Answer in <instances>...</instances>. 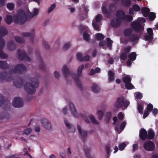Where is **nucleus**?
Returning <instances> with one entry per match:
<instances>
[{
	"mask_svg": "<svg viewBox=\"0 0 158 158\" xmlns=\"http://www.w3.org/2000/svg\"><path fill=\"white\" fill-rule=\"evenodd\" d=\"M39 11V9L36 8L34 9L33 13L29 12L26 13L23 10H19L17 13L14 15V21L15 23L23 24L26 22L27 19H31L36 16Z\"/></svg>",
	"mask_w": 158,
	"mask_h": 158,
	"instance_id": "obj_1",
	"label": "nucleus"
},
{
	"mask_svg": "<svg viewBox=\"0 0 158 158\" xmlns=\"http://www.w3.org/2000/svg\"><path fill=\"white\" fill-rule=\"evenodd\" d=\"M35 77H30L24 84L25 91L28 94H33L36 91V89L39 87V82L38 78L41 77V74L39 73H35Z\"/></svg>",
	"mask_w": 158,
	"mask_h": 158,
	"instance_id": "obj_2",
	"label": "nucleus"
},
{
	"mask_svg": "<svg viewBox=\"0 0 158 158\" xmlns=\"http://www.w3.org/2000/svg\"><path fill=\"white\" fill-rule=\"evenodd\" d=\"M84 68V65H80L77 69V74L74 73H71L72 77L74 80L76 86L81 91L83 90V87L80 80L79 78L82 76V71Z\"/></svg>",
	"mask_w": 158,
	"mask_h": 158,
	"instance_id": "obj_3",
	"label": "nucleus"
},
{
	"mask_svg": "<svg viewBox=\"0 0 158 158\" xmlns=\"http://www.w3.org/2000/svg\"><path fill=\"white\" fill-rule=\"evenodd\" d=\"M129 104V101H125L124 98L121 97L117 99L114 105L116 109L122 108L123 110H125L128 106Z\"/></svg>",
	"mask_w": 158,
	"mask_h": 158,
	"instance_id": "obj_4",
	"label": "nucleus"
},
{
	"mask_svg": "<svg viewBox=\"0 0 158 158\" xmlns=\"http://www.w3.org/2000/svg\"><path fill=\"white\" fill-rule=\"evenodd\" d=\"M137 22H133L132 23V27L135 31L141 34L143 31V27L140 23H141L145 22L146 20L143 18H140L137 19Z\"/></svg>",
	"mask_w": 158,
	"mask_h": 158,
	"instance_id": "obj_5",
	"label": "nucleus"
},
{
	"mask_svg": "<svg viewBox=\"0 0 158 158\" xmlns=\"http://www.w3.org/2000/svg\"><path fill=\"white\" fill-rule=\"evenodd\" d=\"M132 30L131 28L126 29L124 31L125 36L128 37L130 41L134 43H137L139 39V37L135 34H132Z\"/></svg>",
	"mask_w": 158,
	"mask_h": 158,
	"instance_id": "obj_6",
	"label": "nucleus"
},
{
	"mask_svg": "<svg viewBox=\"0 0 158 158\" xmlns=\"http://www.w3.org/2000/svg\"><path fill=\"white\" fill-rule=\"evenodd\" d=\"M116 18L127 22H130L133 19L132 17L130 15H125L124 12L122 10H118L116 13Z\"/></svg>",
	"mask_w": 158,
	"mask_h": 158,
	"instance_id": "obj_7",
	"label": "nucleus"
},
{
	"mask_svg": "<svg viewBox=\"0 0 158 158\" xmlns=\"http://www.w3.org/2000/svg\"><path fill=\"white\" fill-rule=\"evenodd\" d=\"M17 55L18 58L20 60H25L26 61L30 62L31 59L27 55V53L23 50L19 49L17 51Z\"/></svg>",
	"mask_w": 158,
	"mask_h": 158,
	"instance_id": "obj_8",
	"label": "nucleus"
},
{
	"mask_svg": "<svg viewBox=\"0 0 158 158\" xmlns=\"http://www.w3.org/2000/svg\"><path fill=\"white\" fill-rule=\"evenodd\" d=\"M26 71L27 68L25 66L22 64H17L14 69L10 71V73H22Z\"/></svg>",
	"mask_w": 158,
	"mask_h": 158,
	"instance_id": "obj_9",
	"label": "nucleus"
},
{
	"mask_svg": "<svg viewBox=\"0 0 158 158\" xmlns=\"http://www.w3.org/2000/svg\"><path fill=\"white\" fill-rule=\"evenodd\" d=\"M10 102L9 101H5V98L0 94V105L4 109L6 110H10Z\"/></svg>",
	"mask_w": 158,
	"mask_h": 158,
	"instance_id": "obj_10",
	"label": "nucleus"
},
{
	"mask_svg": "<svg viewBox=\"0 0 158 158\" xmlns=\"http://www.w3.org/2000/svg\"><path fill=\"white\" fill-rule=\"evenodd\" d=\"M102 15L100 14H98L94 19L92 22V25L94 28L97 31L100 30L99 22L102 20Z\"/></svg>",
	"mask_w": 158,
	"mask_h": 158,
	"instance_id": "obj_11",
	"label": "nucleus"
},
{
	"mask_svg": "<svg viewBox=\"0 0 158 158\" xmlns=\"http://www.w3.org/2000/svg\"><path fill=\"white\" fill-rule=\"evenodd\" d=\"M5 43V41L0 36V57L3 59L6 58L8 57V55L2 50L4 47Z\"/></svg>",
	"mask_w": 158,
	"mask_h": 158,
	"instance_id": "obj_12",
	"label": "nucleus"
},
{
	"mask_svg": "<svg viewBox=\"0 0 158 158\" xmlns=\"http://www.w3.org/2000/svg\"><path fill=\"white\" fill-rule=\"evenodd\" d=\"M123 81L125 83L127 89H131L134 88V86L131 83V78L128 76H126L123 78Z\"/></svg>",
	"mask_w": 158,
	"mask_h": 158,
	"instance_id": "obj_13",
	"label": "nucleus"
},
{
	"mask_svg": "<svg viewBox=\"0 0 158 158\" xmlns=\"http://www.w3.org/2000/svg\"><path fill=\"white\" fill-rule=\"evenodd\" d=\"M12 105L15 107H21L23 105V100L21 98H14Z\"/></svg>",
	"mask_w": 158,
	"mask_h": 158,
	"instance_id": "obj_14",
	"label": "nucleus"
},
{
	"mask_svg": "<svg viewBox=\"0 0 158 158\" xmlns=\"http://www.w3.org/2000/svg\"><path fill=\"white\" fill-rule=\"evenodd\" d=\"M69 106L71 114L75 118H78L79 115L78 113L74 104L71 102L69 103Z\"/></svg>",
	"mask_w": 158,
	"mask_h": 158,
	"instance_id": "obj_15",
	"label": "nucleus"
},
{
	"mask_svg": "<svg viewBox=\"0 0 158 158\" xmlns=\"http://www.w3.org/2000/svg\"><path fill=\"white\" fill-rule=\"evenodd\" d=\"M11 79V77L9 73H8L6 71L3 72L2 73L0 72V81L4 80L9 81Z\"/></svg>",
	"mask_w": 158,
	"mask_h": 158,
	"instance_id": "obj_16",
	"label": "nucleus"
},
{
	"mask_svg": "<svg viewBox=\"0 0 158 158\" xmlns=\"http://www.w3.org/2000/svg\"><path fill=\"white\" fill-rule=\"evenodd\" d=\"M154 143L151 141H146L144 144L143 148L147 151H152L154 150Z\"/></svg>",
	"mask_w": 158,
	"mask_h": 158,
	"instance_id": "obj_17",
	"label": "nucleus"
},
{
	"mask_svg": "<svg viewBox=\"0 0 158 158\" xmlns=\"http://www.w3.org/2000/svg\"><path fill=\"white\" fill-rule=\"evenodd\" d=\"M77 129L79 134L80 135L81 139L83 141H84L87 137V132L86 131L82 130L81 127L78 125H77Z\"/></svg>",
	"mask_w": 158,
	"mask_h": 158,
	"instance_id": "obj_18",
	"label": "nucleus"
},
{
	"mask_svg": "<svg viewBox=\"0 0 158 158\" xmlns=\"http://www.w3.org/2000/svg\"><path fill=\"white\" fill-rule=\"evenodd\" d=\"M122 22V21L121 19H119L115 17L111 20L110 22V24L114 27H118L120 26Z\"/></svg>",
	"mask_w": 158,
	"mask_h": 158,
	"instance_id": "obj_19",
	"label": "nucleus"
},
{
	"mask_svg": "<svg viewBox=\"0 0 158 158\" xmlns=\"http://www.w3.org/2000/svg\"><path fill=\"white\" fill-rule=\"evenodd\" d=\"M41 124L43 127L47 130L52 129V127L50 122L48 120L44 119L41 121Z\"/></svg>",
	"mask_w": 158,
	"mask_h": 158,
	"instance_id": "obj_20",
	"label": "nucleus"
},
{
	"mask_svg": "<svg viewBox=\"0 0 158 158\" xmlns=\"http://www.w3.org/2000/svg\"><path fill=\"white\" fill-rule=\"evenodd\" d=\"M16 45L13 41L10 40L7 43V49L9 51H14L16 49Z\"/></svg>",
	"mask_w": 158,
	"mask_h": 158,
	"instance_id": "obj_21",
	"label": "nucleus"
},
{
	"mask_svg": "<svg viewBox=\"0 0 158 158\" xmlns=\"http://www.w3.org/2000/svg\"><path fill=\"white\" fill-rule=\"evenodd\" d=\"M61 71L63 76L65 78L68 77L70 74L69 67L66 65H64L63 66Z\"/></svg>",
	"mask_w": 158,
	"mask_h": 158,
	"instance_id": "obj_22",
	"label": "nucleus"
},
{
	"mask_svg": "<svg viewBox=\"0 0 158 158\" xmlns=\"http://www.w3.org/2000/svg\"><path fill=\"white\" fill-rule=\"evenodd\" d=\"M147 31L148 35H146L144 36V39L146 41H150L153 39V30L150 28H149L147 29Z\"/></svg>",
	"mask_w": 158,
	"mask_h": 158,
	"instance_id": "obj_23",
	"label": "nucleus"
},
{
	"mask_svg": "<svg viewBox=\"0 0 158 158\" xmlns=\"http://www.w3.org/2000/svg\"><path fill=\"white\" fill-rule=\"evenodd\" d=\"M64 123L68 131L70 132H74L75 129L73 126L67 119L64 120Z\"/></svg>",
	"mask_w": 158,
	"mask_h": 158,
	"instance_id": "obj_24",
	"label": "nucleus"
},
{
	"mask_svg": "<svg viewBox=\"0 0 158 158\" xmlns=\"http://www.w3.org/2000/svg\"><path fill=\"white\" fill-rule=\"evenodd\" d=\"M84 8L85 11L84 13H83L82 12H80L79 14V16L80 18V19L82 21L83 20L86 18L87 16V13L88 11L87 6H84Z\"/></svg>",
	"mask_w": 158,
	"mask_h": 158,
	"instance_id": "obj_25",
	"label": "nucleus"
},
{
	"mask_svg": "<svg viewBox=\"0 0 158 158\" xmlns=\"http://www.w3.org/2000/svg\"><path fill=\"white\" fill-rule=\"evenodd\" d=\"M140 7L137 4H135L133 5L132 7L129 9V13L131 15L134 14V11H138L140 10Z\"/></svg>",
	"mask_w": 158,
	"mask_h": 158,
	"instance_id": "obj_26",
	"label": "nucleus"
},
{
	"mask_svg": "<svg viewBox=\"0 0 158 158\" xmlns=\"http://www.w3.org/2000/svg\"><path fill=\"white\" fill-rule=\"evenodd\" d=\"M139 136L140 138L142 140H145L147 137V133L144 129L142 128L140 130Z\"/></svg>",
	"mask_w": 158,
	"mask_h": 158,
	"instance_id": "obj_27",
	"label": "nucleus"
},
{
	"mask_svg": "<svg viewBox=\"0 0 158 158\" xmlns=\"http://www.w3.org/2000/svg\"><path fill=\"white\" fill-rule=\"evenodd\" d=\"M23 84V81L20 78H19L17 80H15L14 81V85L17 88L21 87Z\"/></svg>",
	"mask_w": 158,
	"mask_h": 158,
	"instance_id": "obj_28",
	"label": "nucleus"
},
{
	"mask_svg": "<svg viewBox=\"0 0 158 158\" xmlns=\"http://www.w3.org/2000/svg\"><path fill=\"white\" fill-rule=\"evenodd\" d=\"M8 34V31L5 27L3 26L0 27V35L4 36Z\"/></svg>",
	"mask_w": 158,
	"mask_h": 158,
	"instance_id": "obj_29",
	"label": "nucleus"
},
{
	"mask_svg": "<svg viewBox=\"0 0 158 158\" xmlns=\"http://www.w3.org/2000/svg\"><path fill=\"white\" fill-rule=\"evenodd\" d=\"M22 35L24 37H34V29H33L32 30L31 32H24L22 34Z\"/></svg>",
	"mask_w": 158,
	"mask_h": 158,
	"instance_id": "obj_30",
	"label": "nucleus"
},
{
	"mask_svg": "<svg viewBox=\"0 0 158 158\" xmlns=\"http://www.w3.org/2000/svg\"><path fill=\"white\" fill-rule=\"evenodd\" d=\"M92 91L94 93H98L100 90V88L99 86L96 84H93L92 86Z\"/></svg>",
	"mask_w": 158,
	"mask_h": 158,
	"instance_id": "obj_31",
	"label": "nucleus"
},
{
	"mask_svg": "<svg viewBox=\"0 0 158 158\" xmlns=\"http://www.w3.org/2000/svg\"><path fill=\"white\" fill-rule=\"evenodd\" d=\"M105 112L102 110H98L97 111L96 114L98 115V118L99 120H101Z\"/></svg>",
	"mask_w": 158,
	"mask_h": 158,
	"instance_id": "obj_32",
	"label": "nucleus"
},
{
	"mask_svg": "<svg viewBox=\"0 0 158 158\" xmlns=\"http://www.w3.org/2000/svg\"><path fill=\"white\" fill-rule=\"evenodd\" d=\"M150 11V10L147 7H144L141 9L142 12L144 16L145 17L148 16Z\"/></svg>",
	"mask_w": 158,
	"mask_h": 158,
	"instance_id": "obj_33",
	"label": "nucleus"
},
{
	"mask_svg": "<svg viewBox=\"0 0 158 158\" xmlns=\"http://www.w3.org/2000/svg\"><path fill=\"white\" fill-rule=\"evenodd\" d=\"M114 73L111 70H109L108 72V80L110 82L114 80Z\"/></svg>",
	"mask_w": 158,
	"mask_h": 158,
	"instance_id": "obj_34",
	"label": "nucleus"
},
{
	"mask_svg": "<svg viewBox=\"0 0 158 158\" xmlns=\"http://www.w3.org/2000/svg\"><path fill=\"white\" fill-rule=\"evenodd\" d=\"M38 68L39 69L44 71H45L46 69V67L45 64L42 60H41L40 62V64L38 66Z\"/></svg>",
	"mask_w": 158,
	"mask_h": 158,
	"instance_id": "obj_35",
	"label": "nucleus"
},
{
	"mask_svg": "<svg viewBox=\"0 0 158 158\" xmlns=\"http://www.w3.org/2000/svg\"><path fill=\"white\" fill-rule=\"evenodd\" d=\"M9 117L10 115L7 113L4 112L0 114V119H7L9 118Z\"/></svg>",
	"mask_w": 158,
	"mask_h": 158,
	"instance_id": "obj_36",
	"label": "nucleus"
},
{
	"mask_svg": "<svg viewBox=\"0 0 158 158\" xmlns=\"http://www.w3.org/2000/svg\"><path fill=\"white\" fill-rule=\"evenodd\" d=\"M89 118L93 124H99V122L96 120L95 117L92 114H89Z\"/></svg>",
	"mask_w": 158,
	"mask_h": 158,
	"instance_id": "obj_37",
	"label": "nucleus"
},
{
	"mask_svg": "<svg viewBox=\"0 0 158 158\" xmlns=\"http://www.w3.org/2000/svg\"><path fill=\"white\" fill-rule=\"evenodd\" d=\"M5 21L7 24H10L13 21L12 16L10 15H7L6 16Z\"/></svg>",
	"mask_w": 158,
	"mask_h": 158,
	"instance_id": "obj_38",
	"label": "nucleus"
},
{
	"mask_svg": "<svg viewBox=\"0 0 158 158\" xmlns=\"http://www.w3.org/2000/svg\"><path fill=\"white\" fill-rule=\"evenodd\" d=\"M106 40L107 47L110 50H111V49L113 41L109 38H106Z\"/></svg>",
	"mask_w": 158,
	"mask_h": 158,
	"instance_id": "obj_39",
	"label": "nucleus"
},
{
	"mask_svg": "<svg viewBox=\"0 0 158 158\" xmlns=\"http://www.w3.org/2000/svg\"><path fill=\"white\" fill-rule=\"evenodd\" d=\"M8 67V65L6 61H0V68L2 69H6Z\"/></svg>",
	"mask_w": 158,
	"mask_h": 158,
	"instance_id": "obj_40",
	"label": "nucleus"
},
{
	"mask_svg": "<svg viewBox=\"0 0 158 158\" xmlns=\"http://www.w3.org/2000/svg\"><path fill=\"white\" fill-rule=\"evenodd\" d=\"M100 69L99 68H96L95 69H92L91 70L89 74L92 75L95 74V73H98L100 72Z\"/></svg>",
	"mask_w": 158,
	"mask_h": 158,
	"instance_id": "obj_41",
	"label": "nucleus"
},
{
	"mask_svg": "<svg viewBox=\"0 0 158 158\" xmlns=\"http://www.w3.org/2000/svg\"><path fill=\"white\" fill-rule=\"evenodd\" d=\"M15 41L19 43L22 44L25 42L24 39L23 38L19 36H15Z\"/></svg>",
	"mask_w": 158,
	"mask_h": 158,
	"instance_id": "obj_42",
	"label": "nucleus"
},
{
	"mask_svg": "<svg viewBox=\"0 0 158 158\" xmlns=\"http://www.w3.org/2000/svg\"><path fill=\"white\" fill-rule=\"evenodd\" d=\"M111 113L110 112H108L106 113L105 121L106 123H108L109 122L111 117Z\"/></svg>",
	"mask_w": 158,
	"mask_h": 158,
	"instance_id": "obj_43",
	"label": "nucleus"
},
{
	"mask_svg": "<svg viewBox=\"0 0 158 158\" xmlns=\"http://www.w3.org/2000/svg\"><path fill=\"white\" fill-rule=\"evenodd\" d=\"M129 59L132 61H134L135 60L136 57V54L135 52H132L130 54L128 55Z\"/></svg>",
	"mask_w": 158,
	"mask_h": 158,
	"instance_id": "obj_44",
	"label": "nucleus"
},
{
	"mask_svg": "<svg viewBox=\"0 0 158 158\" xmlns=\"http://www.w3.org/2000/svg\"><path fill=\"white\" fill-rule=\"evenodd\" d=\"M85 154L87 158H94L90 154L89 149L88 148L85 149Z\"/></svg>",
	"mask_w": 158,
	"mask_h": 158,
	"instance_id": "obj_45",
	"label": "nucleus"
},
{
	"mask_svg": "<svg viewBox=\"0 0 158 158\" xmlns=\"http://www.w3.org/2000/svg\"><path fill=\"white\" fill-rule=\"evenodd\" d=\"M154 134L152 130H149L148 131V139H152L154 137Z\"/></svg>",
	"mask_w": 158,
	"mask_h": 158,
	"instance_id": "obj_46",
	"label": "nucleus"
},
{
	"mask_svg": "<svg viewBox=\"0 0 158 158\" xmlns=\"http://www.w3.org/2000/svg\"><path fill=\"white\" fill-rule=\"evenodd\" d=\"M70 43L68 42L65 43L62 47V50L64 51L67 50L71 46Z\"/></svg>",
	"mask_w": 158,
	"mask_h": 158,
	"instance_id": "obj_47",
	"label": "nucleus"
},
{
	"mask_svg": "<svg viewBox=\"0 0 158 158\" xmlns=\"http://www.w3.org/2000/svg\"><path fill=\"white\" fill-rule=\"evenodd\" d=\"M128 56V55L127 53L123 52L121 54L120 57L122 60H125L126 59Z\"/></svg>",
	"mask_w": 158,
	"mask_h": 158,
	"instance_id": "obj_48",
	"label": "nucleus"
},
{
	"mask_svg": "<svg viewBox=\"0 0 158 158\" xmlns=\"http://www.w3.org/2000/svg\"><path fill=\"white\" fill-rule=\"evenodd\" d=\"M102 10L103 13L105 14L106 16L108 17L109 16V13L108 12L106 6H104L102 7Z\"/></svg>",
	"mask_w": 158,
	"mask_h": 158,
	"instance_id": "obj_49",
	"label": "nucleus"
},
{
	"mask_svg": "<svg viewBox=\"0 0 158 158\" xmlns=\"http://www.w3.org/2000/svg\"><path fill=\"white\" fill-rule=\"evenodd\" d=\"M62 112L64 115H66L68 114L69 112L68 107L66 106L64 107L62 110Z\"/></svg>",
	"mask_w": 158,
	"mask_h": 158,
	"instance_id": "obj_50",
	"label": "nucleus"
},
{
	"mask_svg": "<svg viewBox=\"0 0 158 158\" xmlns=\"http://www.w3.org/2000/svg\"><path fill=\"white\" fill-rule=\"evenodd\" d=\"M77 58L78 60L80 61H83V55L81 52H78L77 54Z\"/></svg>",
	"mask_w": 158,
	"mask_h": 158,
	"instance_id": "obj_51",
	"label": "nucleus"
},
{
	"mask_svg": "<svg viewBox=\"0 0 158 158\" xmlns=\"http://www.w3.org/2000/svg\"><path fill=\"white\" fill-rule=\"evenodd\" d=\"M89 35L87 33L85 32L83 33V37L84 39L86 41H88L89 40Z\"/></svg>",
	"mask_w": 158,
	"mask_h": 158,
	"instance_id": "obj_52",
	"label": "nucleus"
},
{
	"mask_svg": "<svg viewBox=\"0 0 158 158\" xmlns=\"http://www.w3.org/2000/svg\"><path fill=\"white\" fill-rule=\"evenodd\" d=\"M122 3L126 6H129L131 3L130 0H122Z\"/></svg>",
	"mask_w": 158,
	"mask_h": 158,
	"instance_id": "obj_53",
	"label": "nucleus"
},
{
	"mask_svg": "<svg viewBox=\"0 0 158 158\" xmlns=\"http://www.w3.org/2000/svg\"><path fill=\"white\" fill-rule=\"evenodd\" d=\"M96 38L98 40H101L104 38V36L101 33H98L96 35Z\"/></svg>",
	"mask_w": 158,
	"mask_h": 158,
	"instance_id": "obj_54",
	"label": "nucleus"
},
{
	"mask_svg": "<svg viewBox=\"0 0 158 158\" xmlns=\"http://www.w3.org/2000/svg\"><path fill=\"white\" fill-rule=\"evenodd\" d=\"M7 7L8 9L11 10L14 9L15 7V4L13 3H8L7 5Z\"/></svg>",
	"mask_w": 158,
	"mask_h": 158,
	"instance_id": "obj_55",
	"label": "nucleus"
},
{
	"mask_svg": "<svg viewBox=\"0 0 158 158\" xmlns=\"http://www.w3.org/2000/svg\"><path fill=\"white\" fill-rule=\"evenodd\" d=\"M32 131L31 129L30 128H28V129H27L24 130V131L23 133V134L26 135H29Z\"/></svg>",
	"mask_w": 158,
	"mask_h": 158,
	"instance_id": "obj_56",
	"label": "nucleus"
},
{
	"mask_svg": "<svg viewBox=\"0 0 158 158\" xmlns=\"http://www.w3.org/2000/svg\"><path fill=\"white\" fill-rule=\"evenodd\" d=\"M138 110L140 114H142L143 112V106L141 104H138Z\"/></svg>",
	"mask_w": 158,
	"mask_h": 158,
	"instance_id": "obj_57",
	"label": "nucleus"
},
{
	"mask_svg": "<svg viewBox=\"0 0 158 158\" xmlns=\"http://www.w3.org/2000/svg\"><path fill=\"white\" fill-rule=\"evenodd\" d=\"M56 4L55 3L51 5L48 9V13H50L54 10Z\"/></svg>",
	"mask_w": 158,
	"mask_h": 158,
	"instance_id": "obj_58",
	"label": "nucleus"
},
{
	"mask_svg": "<svg viewBox=\"0 0 158 158\" xmlns=\"http://www.w3.org/2000/svg\"><path fill=\"white\" fill-rule=\"evenodd\" d=\"M149 18L152 20H153L156 18V15L155 13L151 12L149 14Z\"/></svg>",
	"mask_w": 158,
	"mask_h": 158,
	"instance_id": "obj_59",
	"label": "nucleus"
},
{
	"mask_svg": "<svg viewBox=\"0 0 158 158\" xmlns=\"http://www.w3.org/2000/svg\"><path fill=\"white\" fill-rule=\"evenodd\" d=\"M43 45L44 46L45 48L47 49H48L50 48V46L48 44V42L45 40H43L42 42Z\"/></svg>",
	"mask_w": 158,
	"mask_h": 158,
	"instance_id": "obj_60",
	"label": "nucleus"
},
{
	"mask_svg": "<svg viewBox=\"0 0 158 158\" xmlns=\"http://www.w3.org/2000/svg\"><path fill=\"white\" fill-rule=\"evenodd\" d=\"M126 144L125 143H123L120 144L118 146L119 149L120 150L122 151L125 148Z\"/></svg>",
	"mask_w": 158,
	"mask_h": 158,
	"instance_id": "obj_61",
	"label": "nucleus"
},
{
	"mask_svg": "<svg viewBox=\"0 0 158 158\" xmlns=\"http://www.w3.org/2000/svg\"><path fill=\"white\" fill-rule=\"evenodd\" d=\"M54 75L55 77L57 79H58L60 77V74L59 72L57 71H55L54 72Z\"/></svg>",
	"mask_w": 158,
	"mask_h": 158,
	"instance_id": "obj_62",
	"label": "nucleus"
},
{
	"mask_svg": "<svg viewBox=\"0 0 158 158\" xmlns=\"http://www.w3.org/2000/svg\"><path fill=\"white\" fill-rule=\"evenodd\" d=\"M118 117L119 120H123L124 118V116L122 112H120L118 114Z\"/></svg>",
	"mask_w": 158,
	"mask_h": 158,
	"instance_id": "obj_63",
	"label": "nucleus"
},
{
	"mask_svg": "<svg viewBox=\"0 0 158 158\" xmlns=\"http://www.w3.org/2000/svg\"><path fill=\"white\" fill-rule=\"evenodd\" d=\"M126 124V122L123 121L122 123L120 126V129L121 130V131L123 130L124 127H125Z\"/></svg>",
	"mask_w": 158,
	"mask_h": 158,
	"instance_id": "obj_64",
	"label": "nucleus"
}]
</instances>
